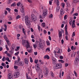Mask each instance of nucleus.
I'll use <instances>...</instances> for the list:
<instances>
[{"mask_svg": "<svg viewBox=\"0 0 79 79\" xmlns=\"http://www.w3.org/2000/svg\"><path fill=\"white\" fill-rule=\"evenodd\" d=\"M22 45H23L24 47H26L27 49L28 48H30L31 47L30 46V44H29V41L26 40H22Z\"/></svg>", "mask_w": 79, "mask_h": 79, "instance_id": "1", "label": "nucleus"}, {"mask_svg": "<svg viewBox=\"0 0 79 79\" xmlns=\"http://www.w3.org/2000/svg\"><path fill=\"white\" fill-rule=\"evenodd\" d=\"M25 24L27 26H29L31 25V22H30V20L29 19V17L27 16H26L25 17Z\"/></svg>", "mask_w": 79, "mask_h": 79, "instance_id": "2", "label": "nucleus"}, {"mask_svg": "<svg viewBox=\"0 0 79 79\" xmlns=\"http://www.w3.org/2000/svg\"><path fill=\"white\" fill-rule=\"evenodd\" d=\"M15 64H17V65H19L20 66H23L24 65V63L23 61H21L20 62L18 61L15 62Z\"/></svg>", "mask_w": 79, "mask_h": 79, "instance_id": "3", "label": "nucleus"}, {"mask_svg": "<svg viewBox=\"0 0 79 79\" xmlns=\"http://www.w3.org/2000/svg\"><path fill=\"white\" fill-rule=\"evenodd\" d=\"M56 68H55L56 69H61L62 68V64L61 63H58L56 64Z\"/></svg>", "mask_w": 79, "mask_h": 79, "instance_id": "4", "label": "nucleus"}, {"mask_svg": "<svg viewBox=\"0 0 79 79\" xmlns=\"http://www.w3.org/2000/svg\"><path fill=\"white\" fill-rule=\"evenodd\" d=\"M31 18L32 20L34 21V22H35L36 21H37V17H36L35 15L32 14L31 15Z\"/></svg>", "mask_w": 79, "mask_h": 79, "instance_id": "5", "label": "nucleus"}, {"mask_svg": "<svg viewBox=\"0 0 79 79\" xmlns=\"http://www.w3.org/2000/svg\"><path fill=\"white\" fill-rule=\"evenodd\" d=\"M52 60L53 64H56V59L55 57H52Z\"/></svg>", "mask_w": 79, "mask_h": 79, "instance_id": "6", "label": "nucleus"}, {"mask_svg": "<svg viewBox=\"0 0 79 79\" xmlns=\"http://www.w3.org/2000/svg\"><path fill=\"white\" fill-rule=\"evenodd\" d=\"M15 78L18 77L19 76V73L18 72H17L15 73V74L14 75Z\"/></svg>", "mask_w": 79, "mask_h": 79, "instance_id": "7", "label": "nucleus"}, {"mask_svg": "<svg viewBox=\"0 0 79 79\" xmlns=\"http://www.w3.org/2000/svg\"><path fill=\"white\" fill-rule=\"evenodd\" d=\"M36 44H33V46L34 48H36L37 47V45L39 46L40 45V43L38 41H37L36 42Z\"/></svg>", "mask_w": 79, "mask_h": 79, "instance_id": "8", "label": "nucleus"}, {"mask_svg": "<svg viewBox=\"0 0 79 79\" xmlns=\"http://www.w3.org/2000/svg\"><path fill=\"white\" fill-rule=\"evenodd\" d=\"M44 75H46V76L48 75V69H44Z\"/></svg>", "mask_w": 79, "mask_h": 79, "instance_id": "9", "label": "nucleus"}, {"mask_svg": "<svg viewBox=\"0 0 79 79\" xmlns=\"http://www.w3.org/2000/svg\"><path fill=\"white\" fill-rule=\"evenodd\" d=\"M58 35L59 39H61V38H62V33L61 32V31H59Z\"/></svg>", "mask_w": 79, "mask_h": 79, "instance_id": "10", "label": "nucleus"}, {"mask_svg": "<svg viewBox=\"0 0 79 79\" xmlns=\"http://www.w3.org/2000/svg\"><path fill=\"white\" fill-rule=\"evenodd\" d=\"M3 37H4V39H5V40H6V42H9V40H8V39L7 38V36H6V35H4Z\"/></svg>", "mask_w": 79, "mask_h": 79, "instance_id": "11", "label": "nucleus"}, {"mask_svg": "<svg viewBox=\"0 0 79 79\" xmlns=\"http://www.w3.org/2000/svg\"><path fill=\"white\" fill-rule=\"evenodd\" d=\"M24 61L26 64H28L29 63V61H28V59H27V58H25L24 59Z\"/></svg>", "mask_w": 79, "mask_h": 79, "instance_id": "12", "label": "nucleus"}, {"mask_svg": "<svg viewBox=\"0 0 79 79\" xmlns=\"http://www.w3.org/2000/svg\"><path fill=\"white\" fill-rule=\"evenodd\" d=\"M10 74H11V73H9L8 75V79H13V75Z\"/></svg>", "mask_w": 79, "mask_h": 79, "instance_id": "13", "label": "nucleus"}, {"mask_svg": "<svg viewBox=\"0 0 79 79\" xmlns=\"http://www.w3.org/2000/svg\"><path fill=\"white\" fill-rule=\"evenodd\" d=\"M79 58L78 57H76L75 60V63H78V61H79Z\"/></svg>", "mask_w": 79, "mask_h": 79, "instance_id": "14", "label": "nucleus"}, {"mask_svg": "<svg viewBox=\"0 0 79 79\" xmlns=\"http://www.w3.org/2000/svg\"><path fill=\"white\" fill-rule=\"evenodd\" d=\"M39 64H37V68H36V71L37 72V73H39Z\"/></svg>", "mask_w": 79, "mask_h": 79, "instance_id": "15", "label": "nucleus"}, {"mask_svg": "<svg viewBox=\"0 0 79 79\" xmlns=\"http://www.w3.org/2000/svg\"><path fill=\"white\" fill-rule=\"evenodd\" d=\"M44 59L47 58V60H49L50 59V57L48 55H46L44 56Z\"/></svg>", "mask_w": 79, "mask_h": 79, "instance_id": "16", "label": "nucleus"}, {"mask_svg": "<svg viewBox=\"0 0 79 79\" xmlns=\"http://www.w3.org/2000/svg\"><path fill=\"white\" fill-rule=\"evenodd\" d=\"M48 12V10H47L44 9L43 11V13H45L46 14H47V13Z\"/></svg>", "mask_w": 79, "mask_h": 79, "instance_id": "17", "label": "nucleus"}, {"mask_svg": "<svg viewBox=\"0 0 79 79\" xmlns=\"http://www.w3.org/2000/svg\"><path fill=\"white\" fill-rule=\"evenodd\" d=\"M67 27L66 26H65V35H68V31H67V28H66Z\"/></svg>", "mask_w": 79, "mask_h": 79, "instance_id": "18", "label": "nucleus"}, {"mask_svg": "<svg viewBox=\"0 0 79 79\" xmlns=\"http://www.w3.org/2000/svg\"><path fill=\"white\" fill-rule=\"evenodd\" d=\"M27 51L29 53H32V48H29L28 49H27Z\"/></svg>", "mask_w": 79, "mask_h": 79, "instance_id": "19", "label": "nucleus"}, {"mask_svg": "<svg viewBox=\"0 0 79 79\" xmlns=\"http://www.w3.org/2000/svg\"><path fill=\"white\" fill-rule=\"evenodd\" d=\"M77 2H79V1L77 0H73V3H77Z\"/></svg>", "mask_w": 79, "mask_h": 79, "instance_id": "20", "label": "nucleus"}, {"mask_svg": "<svg viewBox=\"0 0 79 79\" xmlns=\"http://www.w3.org/2000/svg\"><path fill=\"white\" fill-rule=\"evenodd\" d=\"M72 28H74L76 27V26L75 25V24H74V21L72 23Z\"/></svg>", "mask_w": 79, "mask_h": 79, "instance_id": "21", "label": "nucleus"}, {"mask_svg": "<svg viewBox=\"0 0 79 79\" xmlns=\"http://www.w3.org/2000/svg\"><path fill=\"white\" fill-rule=\"evenodd\" d=\"M47 14L43 13L42 14V16H43V18H45V17L46 16H47Z\"/></svg>", "mask_w": 79, "mask_h": 79, "instance_id": "22", "label": "nucleus"}, {"mask_svg": "<svg viewBox=\"0 0 79 79\" xmlns=\"http://www.w3.org/2000/svg\"><path fill=\"white\" fill-rule=\"evenodd\" d=\"M1 65L2 66H4L5 68H6V64L4 63H2L1 64Z\"/></svg>", "mask_w": 79, "mask_h": 79, "instance_id": "23", "label": "nucleus"}, {"mask_svg": "<svg viewBox=\"0 0 79 79\" xmlns=\"http://www.w3.org/2000/svg\"><path fill=\"white\" fill-rule=\"evenodd\" d=\"M20 11L22 13H24V8H21V9H20Z\"/></svg>", "mask_w": 79, "mask_h": 79, "instance_id": "24", "label": "nucleus"}, {"mask_svg": "<svg viewBox=\"0 0 79 79\" xmlns=\"http://www.w3.org/2000/svg\"><path fill=\"white\" fill-rule=\"evenodd\" d=\"M4 26L5 27L4 28V31H6V29H7V26L6 25H4Z\"/></svg>", "mask_w": 79, "mask_h": 79, "instance_id": "25", "label": "nucleus"}, {"mask_svg": "<svg viewBox=\"0 0 79 79\" xmlns=\"http://www.w3.org/2000/svg\"><path fill=\"white\" fill-rule=\"evenodd\" d=\"M51 75L52 77H54V73L52 72H51Z\"/></svg>", "mask_w": 79, "mask_h": 79, "instance_id": "26", "label": "nucleus"}, {"mask_svg": "<svg viewBox=\"0 0 79 79\" xmlns=\"http://www.w3.org/2000/svg\"><path fill=\"white\" fill-rule=\"evenodd\" d=\"M56 2L57 3V5L58 6L60 5V1L58 0H56Z\"/></svg>", "mask_w": 79, "mask_h": 79, "instance_id": "27", "label": "nucleus"}, {"mask_svg": "<svg viewBox=\"0 0 79 79\" xmlns=\"http://www.w3.org/2000/svg\"><path fill=\"white\" fill-rule=\"evenodd\" d=\"M66 5H67V7L69 6H70V4L69 3V2H66Z\"/></svg>", "mask_w": 79, "mask_h": 79, "instance_id": "28", "label": "nucleus"}, {"mask_svg": "<svg viewBox=\"0 0 79 79\" xmlns=\"http://www.w3.org/2000/svg\"><path fill=\"white\" fill-rule=\"evenodd\" d=\"M12 2V0H9V1L7 2L8 4H10V3H11Z\"/></svg>", "mask_w": 79, "mask_h": 79, "instance_id": "29", "label": "nucleus"}, {"mask_svg": "<svg viewBox=\"0 0 79 79\" xmlns=\"http://www.w3.org/2000/svg\"><path fill=\"white\" fill-rule=\"evenodd\" d=\"M74 73L76 77H77V73L76 72V71H74Z\"/></svg>", "mask_w": 79, "mask_h": 79, "instance_id": "30", "label": "nucleus"}, {"mask_svg": "<svg viewBox=\"0 0 79 79\" xmlns=\"http://www.w3.org/2000/svg\"><path fill=\"white\" fill-rule=\"evenodd\" d=\"M6 48L7 50V51H9V48H8V45H5Z\"/></svg>", "mask_w": 79, "mask_h": 79, "instance_id": "31", "label": "nucleus"}, {"mask_svg": "<svg viewBox=\"0 0 79 79\" xmlns=\"http://www.w3.org/2000/svg\"><path fill=\"white\" fill-rule=\"evenodd\" d=\"M16 6V3L15 2L12 3L11 5V6Z\"/></svg>", "mask_w": 79, "mask_h": 79, "instance_id": "32", "label": "nucleus"}, {"mask_svg": "<svg viewBox=\"0 0 79 79\" xmlns=\"http://www.w3.org/2000/svg\"><path fill=\"white\" fill-rule=\"evenodd\" d=\"M59 62H61V63H64V61L63 60H59Z\"/></svg>", "mask_w": 79, "mask_h": 79, "instance_id": "33", "label": "nucleus"}, {"mask_svg": "<svg viewBox=\"0 0 79 79\" xmlns=\"http://www.w3.org/2000/svg\"><path fill=\"white\" fill-rule=\"evenodd\" d=\"M60 10V7H57L56 8V11L57 12H58V11Z\"/></svg>", "mask_w": 79, "mask_h": 79, "instance_id": "34", "label": "nucleus"}, {"mask_svg": "<svg viewBox=\"0 0 79 79\" xmlns=\"http://www.w3.org/2000/svg\"><path fill=\"white\" fill-rule=\"evenodd\" d=\"M48 51V52H50V48H47L46 49V52H47V51Z\"/></svg>", "mask_w": 79, "mask_h": 79, "instance_id": "35", "label": "nucleus"}, {"mask_svg": "<svg viewBox=\"0 0 79 79\" xmlns=\"http://www.w3.org/2000/svg\"><path fill=\"white\" fill-rule=\"evenodd\" d=\"M35 63V64H37L38 62H39V60H35L34 61Z\"/></svg>", "mask_w": 79, "mask_h": 79, "instance_id": "36", "label": "nucleus"}, {"mask_svg": "<svg viewBox=\"0 0 79 79\" xmlns=\"http://www.w3.org/2000/svg\"><path fill=\"white\" fill-rule=\"evenodd\" d=\"M13 52H14V51H13V49H11L10 51V54H11V55L13 54Z\"/></svg>", "mask_w": 79, "mask_h": 79, "instance_id": "37", "label": "nucleus"}, {"mask_svg": "<svg viewBox=\"0 0 79 79\" xmlns=\"http://www.w3.org/2000/svg\"><path fill=\"white\" fill-rule=\"evenodd\" d=\"M6 10L7 11H8L9 12H10V11H11V9L8 8H6Z\"/></svg>", "mask_w": 79, "mask_h": 79, "instance_id": "38", "label": "nucleus"}, {"mask_svg": "<svg viewBox=\"0 0 79 79\" xmlns=\"http://www.w3.org/2000/svg\"><path fill=\"white\" fill-rule=\"evenodd\" d=\"M42 26L43 27H45V23H42Z\"/></svg>", "mask_w": 79, "mask_h": 79, "instance_id": "39", "label": "nucleus"}, {"mask_svg": "<svg viewBox=\"0 0 79 79\" xmlns=\"http://www.w3.org/2000/svg\"><path fill=\"white\" fill-rule=\"evenodd\" d=\"M46 43H47V45H48V46L50 45V42H49V41H46Z\"/></svg>", "mask_w": 79, "mask_h": 79, "instance_id": "40", "label": "nucleus"}, {"mask_svg": "<svg viewBox=\"0 0 79 79\" xmlns=\"http://www.w3.org/2000/svg\"><path fill=\"white\" fill-rule=\"evenodd\" d=\"M24 30H25L24 28H23L22 29V31H23V33H24V34L25 35H26V33L25 32V31H24Z\"/></svg>", "mask_w": 79, "mask_h": 79, "instance_id": "41", "label": "nucleus"}, {"mask_svg": "<svg viewBox=\"0 0 79 79\" xmlns=\"http://www.w3.org/2000/svg\"><path fill=\"white\" fill-rule=\"evenodd\" d=\"M49 17L50 18H53V15L52 14H51V15H49Z\"/></svg>", "mask_w": 79, "mask_h": 79, "instance_id": "42", "label": "nucleus"}, {"mask_svg": "<svg viewBox=\"0 0 79 79\" xmlns=\"http://www.w3.org/2000/svg\"><path fill=\"white\" fill-rule=\"evenodd\" d=\"M9 19L10 21H11L12 19V17L11 16H10L9 17Z\"/></svg>", "mask_w": 79, "mask_h": 79, "instance_id": "43", "label": "nucleus"}, {"mask_svg": "<svg viewBox=\"0 0 79 79\" xmlns=\"http://www.w3.org/2000/svg\"><path fill=\"white\" fill-rule=\"evenodd\" d=\"M30 62H31V63H32V62H33V60H32V58L31 57H30Z\"/></svg>", "mask_w": 79, "mask_h": 79, "instance_id": "44", "label": "nucleus"}, {"mask_svg": "<svg viewBox=\"0 0 79 79\" xmlns=\"http://www.w3.org/2000/svg\"><path fill=\"white\" fill-rule=\"evenodd\" d=\"M19 52H17L15 53V55L16 56L18 55V54H19Z\"/></svg>", "mask_w": 79, "mask_h": 79, "instance_id": "45", "label": "nucleus"}, {"mask_svg": "<svg viewBox=\"0 0 79 79\" xmlns=\"http://www.w3.org/2000/svg\"><path fill=\"white\" fill-rule=\"evenodd\" d=\"M20 4H21V3H20V2H19L17 4V5L18 6H19V5H20Z\"/></svg>", "mask_w": 79, "mask_h": 79, "instance_id": "46", "label": "nucleus"}, {"mask_svg": "<svg viewBox=\"0 0 79 79\" xmlns=\"http://www.w3.org/2000/svg\"><path fill=\"white\" fill-rule=\"evenodd\" d=\"M74 36H75V32H73V34L72 35V37H74Z\"/></svg>", "mask_w": 79, "mask_h": 79, "instance_id": "47", "label": "nucleus"}, {"mask_svg": "<svg viewBox=\"0 0 79 79\" xmlns=\"http://www.w3.org/2000/svg\"><path fill=\"white\" fill-rule=\"evenodd\" d=\"M60 49H59L58 50V51L57 52V53H59V54H60Z\"/></svg>", "mask_w": 79, "mask_h": 79, "instance_id": "48", "label": "nucleus"}, {"mask_svg": "<svg viewBox=\"0 0 79 79\" xmlns=\"http://www.w3.org/2000/svg\"><path fill=\"white\" fill-rule=\"evenodd\" d=\"M64 19H67V15H65L64 17Z\"/></svg>", "mask_w": 79, "mask_h": 79, "instance_id": "49", "label": "nucleus"}, {"mask_svg": "<svg viewBox=\"0 0 79 79\" xmlns=\"http://www.w3.org/2000/svg\"><path fill=\"white\" fill-rule=\"evenodd\" d=\"M20 17V16L18 15L16 17V19H19Z\"/></svg>", "mask_w": 79, "mask_h": 79, "instance_id": "50", "label": "nucleus"}, {"mask_svg": "<svg viewBox=\"0 0 79 79\" xmlns=\"http://www.w3.org/2000/svg\"><path fill=\"white\" fill-rule=\"evenodd\" d=\"M55 56L56 58H58L59 57V56H58V55L56 54H55Z\"/></svg>", "mask_w": 79, "mask_h": 79, "instance_id": "51", "label": "nucleus"}, {"mask_svg": "<svg viewBox=\"0 0 79 79\" xmlns=\"http://www.w3.org/2000/svg\"><path fill=\"white\" fill-rule=\"evenodd\" d=\"M20 61V57H18V60L17 61H18L19 62Z\"/></svg>", "mask_w": 79, "mask_h": 79, "instance_id": "52", "label": "nucleus"}, {"mask_svg": "<svg viewBox=\"0 0 79 79\" xmlns=\"http://www.w3.org/2000/svg\"><path fill=\"white\" fill-rule=\"evenodd\" d=\"M67 51H68V52H71V49H70L69 48L68 49Z\"/></svg>", "mask_w": 79, "mask_h": 79, "instance_id": "53", "label": "nucleus"}, {"mask_svg": "<svg viewBox=\"0 0 79 79\" xmlns=\"http://www.w3.org/2000/svg\"><path fill=\"white\" fill-rule=\"evenodd\" d=\"M14 68H15V69H18V67L16 66H14Z\"/></svg>", "mask_w": 79, "mask_h": 79, "instance_id": "54", "label": "nucleus"}, {"mask_svg": "<svg viewBox=\"0 0 79 79\" xmlns=\"http://www.w3.org/2000/svg\"><path fill=\"white\" fill-rule=\"evenodd\" d=\"M7 55V56H9V57H10L11 56V55L9 53H8Z\"/></svg>", "mask_w": 79, "mask_h": 79, "instance_id": "55", "label": "nucleus"}, {"mask_svg": "<svg viewBox=\"0 0 79 79\" xmlns=\"http://www.w3.org/2000/svg\"><path fill=\"white\" fill-rule=\"evenodd\" d=\"M68 66V64L66 63L65 64V67H67Z\"/></svg>", "mask_w": 79, "mask_h": 79, "instance_id": "56", "label": "nucleus"}, {"mask_svg": "<svg viewBox=\"0 0 79 79\" xmlns=\"http://www.w3.org/2000/svg\"><path fill=\"white\" fill-rule=\"evenodd\" d=\"M49 5H52V2L51 1H49Z\"/></svg>", "mask_w": 79, "mask_h": 79, "instance_id": "57", "label": "nucleus"}, {"mask_svg": "<svg viewBox=\"0 0 79 79\" xmlns=\"http://www.w3.org/2000/svg\"><path fill=\"white\" fill-rule=\"evenodd\" d=\"M38 29L39 31H40V26H38Z\"/></svg>", "mask_w": 79, "mask_h": 79, "instance_id": "58", "label": "nucleus"}, {"mask_svg": "<svg viewBox=\"0 0 79 79\" xmlns=\"http://www.w3.org/2000/svg\"><path fill=\"white\" fill-rule=\"evenodd\" d=\"M60 14L61 16H63L64 15V12H60Z\"/></svg>", "mask_w": 79, "mask_h": 79, "instance_id": "59", "label": "nucleus"}, {"mask_svg": "<svg viewBox=\"0 0 79 79\" xmlns=\"http://www.w3.org/2000/svg\"><path fill=\"white\" fill-rule=\"evenodd\" d=\"M40 19H43V17H42V15H40Z\"/></svg>", "mask_w": 79, "mask_h": 79, "instance_id": "60", "label": "nucleus"}, {"mask_svg": "<svg viewBox=\"0 0 79 79\" xmlns=\"http://www.w3.org/2000/svg\"><path fill=\"white\" fill-rule=\"evenodd\" d=\"M60 59H63V56H60Z\"/></svg>", "mask_w": 79, "mask_h": 79, "instance_id": "61", "label": "nucleus"}, {"mask_svg": "<svg viewBox=\"0 0 79 79\" xmlns=\"http://www.w3.org/2000/svg\"><path fill=\"white\" fill-rule=\"evenodd\" d=\"M27 1L29 3H32V0H27Z\"/></svg>", "mask_w": 79, "mask_h": 79, "instance_id": "62", "label": "nucleus"}, {"mask_svg": "<svg viewBox=\"0 0 79 79\" xmlns=\"http://www.w3.org/2000/svg\"><path fill=\"white\" fill-rule=\"evenodd\" d=\"M61 42L62 44H64V40H63L62 39L61 40Z\"/></svg>", "mask_w": 79, "mask_h": 79, "instance_id": "63", "label": "nucleus"}, {"mask_svg": "<svg viewBox=\"0 0 79 79\" xmlns=\"http://www.w3.org/2000/svg\"><path fill=\"white\" fill-rule=\"evenodd\" d=\"M63 12V9L62 8L60 10V12Z\"/></svg>", "mask_w": 79, "mask_h": 79, "instance_id": "64", "label": "nucleus"}]
</instances>
